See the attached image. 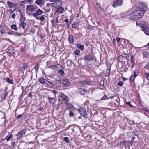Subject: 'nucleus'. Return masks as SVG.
<instances>
[{
  "label": "nucleus",
  "mask_w": 149,
  "mask_h": 149,
  "mask_svg": "<svg viewBox=\"0 0 149 149\" xmlns=\"http://www.w3.org/2000/svg\"><path fill=\"white\" fill-rule=\"evenodd\" d=\"M144 12L141 10H137L134 11L129 15V16L132 19H137L143 17Z\"/></svg>",
  "instance_id": "1"
},
{
  "label": "nucleus",
  "mask_w": 149,
  "mask_h": 149,
  "mask_svg": "<svg viewBox=\"0 0 149 149\" xmlns=\"http://www.w3.org/2000/svg\"><path fill=\"white\" fill-rule=\"evenodd\" d=\"M136 6L138 8V10H141L144 12H145L147 9V7L145 4L140 2H138L136 3Z\"/></svg>",
  "instance_id": "2"
},
{
  "label": "nucleus",
  "mask_w": 149,
  "mask_h": 149,
  "mask_svg": "<svg viewBox=\"0 0 149 149\" xmlns=\"http://www.w3.org/2000/svg\"><path fill=\"white\" fill-rule=\"evenodd\" d=\"M136 6L138 8V10H141L144 12H145L147 9V7L145 4L140 2H138L136 3Z\"/></svg>",
  "instance_id": "3"
},
{
  "label": "nucleus",
  "mask_w": 149,
  "mask_h": 149,
  "mask_svg": "<svg viewBox=\"0 0 149 149\" xmlns=\"http://www.w3.org/2000/svg\"><path fill=\"white\" fill-rule=\"evenodd\" d=\"M51 2H53L51 4V5L54 8L60 7L62 4L61 0H51Z\"/></svg>",
  "instance_id": "4"
},
{
  "label": "nucleus",
  "mask_w": 149,
  "mask_h": 149,
  "mask_svg": "<svg viewBox=\"0 0 149 149\" xmlns=\"http://www.w3.org/2000/svg\"><path fill=\"white\" fill-rule=\"evenodd\" d=\"M79 110L81 115L83 117L86 118L87 117V113L86 109L84 107H80Z\"/></svg>",
  "instance_id": "5"
},
{
  "label": "nucleus",
  "mask_w": 149,
  "mask_h": 149,
  "mask_svg": "<svg viewBox=\"0 0 149 149\" xmlns=\"http://www.w3.org/2000/svg\"><path fill=\"white\" fill-rule=\"evenodd\" d=\"M141 28L142 30L146 34L149 35V27L142 26H141Z\"/></svg>",
  "instance_id": "6"
},
{
  "label": "nucleus",
  "mask_w": 149,
  "mask_h": 149,
  "mask_svg": "<svg viewBox=\"0 0 149 149\" xmlns=\"http://www.w3.org/2000/svg\"><path fill=\"white\" fill-rule=\"evenodd\" d=\"M123 0H117L113 2L112 4L113 6L114 7H116L118 6H121L122 4Z\"/></svg>",
  "instance_id": "7"
},
{
  "label": "nucleus",
  "mask_w": 149,
  "mask_h": 149,
  "mask_svg": "<svg viewBox=\"0 0 149 149\" xmlns=\"http://www.w3.org/2000/svg\"><path fill=\"white\" fill-rule=\"evenodd\" d=\"M60 97L62 98V100L65 101L66 102L68 103V97L65 96L64 94L62 93H60L59 95Z\"/></svg>",
  "instance_id": "8"
},
{
  "label": "nucleus",
  "mask_w": 149,
  "mask_h": 149,
  "mask_svg": "<svg viewBox=\"0 0 149 149\" xmlns=\"http://www.w3.org/2000/svg\"><path fill=\"white\" fill-rule=\"evenodd\" d=\"M62 83L64 86L67 87L69 86L70 85V82L66 78H65L63 80Z\"/></svg>",
  "instance_id": "9"
},
{
  "label": "nucleus",
  "mask_w": 149,
  "mask_h": 149,
  "mask_svg": "<svg viewBox=\"0 0 149 149\" xmlns=\"http://www.w3.org/2000/svg\"><path fill=\"white\" fill-rule=\"evenodd\" d=\"M26 132V129H24L20 131L17 134V138L19 139L22 136L25 134Z\"/></svg>",
  "instance_id": "10"
},
{
  "label": "nucleus",
  "mask_w": 149,
  "mask_h": 149,
  "mask_svg": "<svg viewBox=\"0 0 149 149\" xmlns=\"http://www.w3.org/2000/svg\"><path fill=\"white\" fill-rule=\"evenodd\" d=\"M43 11L40 9H38L36 11L32 14L33 16L36 18V17L39 15L42 14Z\"/></svg>",
  "instance_id": "11"
},
{
  "label": "nucleus",
  "mask_w": 149,
  "mask_h": 149,
  "mask_svg": "<svg viewBox=\"0 0 149 149\" xmlns=\"http://www.w3.org/2000/svg\"><path fill=\"white\" fill-rule=\"evenodd\" d=\"M45 0H36L35 1V3L38 5L42 6L45 4Z\"/></svg>",
  "instance_id": "12"
},
{
  "label": "nucleus",
  "mask_w": 149,
  "mask_h": 149,
  "mask_svg": "<svg viewBox=\"0 0 149 149\" xmlns=\"http://www.w3.org/2000/svg\"><path fill=\"white\" fill-rule=\"evenodd\" d=\"M26 10H27L33 12L35 11V8L33 5H28L26 6Z\"/></svg>",
  "instance_id": "13"
},
{
  "label": "nucleus",
  "mask_w": 149,
  "mask_h": 149,
  "mask_svg": "<svg viewBox=\"0 0 149 149\" xmlns=\"http://www.w3.org/2000/svg\"><path fill=\"white\" fill-rule=\"evenodd\" d=\"M65 104L66 105V108L67 110H69V111L73 110L74 107L72 104L68 103L67 102H66Z\"/></svg>",
  "instance_id": "14"
},
{
  "label": "nucleus",
  "mask_w": 149,
  "mask_h": 149,
  "mask_svg": "<svg viewBox=\"0 0 149 149\" xmlns=\"http://www.w3.org/2000/svg\"><path fill=\"white\" fill-rule=\"evenodd\" d=\"M7 3L9 6V8L10 9L15 7L16 6V4H15L14 3L10 2L8 1H7Z\"/></svg>",
  "instance_id": "15"
},
{
  "label": "nucleus",
  "mask_w": 149,
  "mask_h": 149,
  "mask_svg": "<svg viewBox=\"0 0 149 149\" xmlns=\"http://www.w3.org/2000/svg\"><path fill=\"white\" fill-rule=\"evenodd\" d=\"M76 47L78 48L79 49L81 50H83L84 48V46L79 43H77L75 44Z\"/></svg>",
  "instance_id": "16"
},
{
  "label": "nucleus",
  "mask_w": 149,
  "mask_h": 149,
  "mask_svg": "<svg viewBox=\"0 0 149 149\" xmlns=\"http://www.w3.org/2000/svg\"><path fill=\"white\" fill-rule=\"evenodd\" d=\"M69 41L71 44H73L74 43V37L72 35H70L68 38Z\"/></svg>",
  "instance_id": "17"
},
{
  "label": "nucleus",
  "mask_w": 149,
  "mask_h": 149,
  "mask_svg": "<svg viewBox=\"0 0 149 149\" xmlns=\"http://www.w3.org/2000/svg\"><path fill=\"white\" fill-rule=\"evenodd\" d=\"M64 10V8L62 7H60L57 8L56 9V12L58 13H62L63 11Z\"/></svg>",
  "instance_id": "18"
},
{
  "label": "nucleus",
  "mask_w": 149,
  "mask_h": 149,
  "mask_svg": "<svg viewBox=\"0 0 149 149\" xmlns=\"http://www.w3.org/2000/svg\"><path fill=\"white\" fill-rule=\"evenodd\" d=\"M48 101L50 104H53L55 101V99L54 98H50L49 97H47Z\"/></svg>",
  "instance_id": "19"
},
{
  "label": "nucleus",
  "mask_w": 149,
  "mask_h": 149,
  "mask_svg": "<svg viewBox=\"0 0 149 149\" xmlns=\"http://www.w3.org/2000/svg\"><path fill=\"white\" fill-rule=\"evenodd\" d=\"M86 60L88 61L93 60V56L91 54H88L86 57Z\"/></svg>",
  "instance_id": "20"
},
{
  "label": "nucleus",
  "mask_w": 149,
  "mask_h": 149,
  "mask_svg": "<svg viewBox=\"0 0 149 149\" xmlns=\"http://www.w3.org/2000/svg\"><path fill=\"white\" fill-rule=\"evenodd\" d=\"M28 67V65L27 63H24L23 64L22 66L20 67L19 69L21 71H24L25 69V68H27Z\"/></svg>",
  "instance_id": "21"
},
{
  "label": "nucleus",
  "mask_w": 149,
  "mask_h": 149,
  "mask_svg": "<svg viewBox=\"0 0 149 149\" xmlns=\"http://www.w3.org/2000/svg\"><path fill=\"white\" fill-rule=\"evenodd\" d=\"M126 143V141H121L118 143L117 145L118 146H121L120 147V148H123V147L125 145Z\"/></svg>",
  "instance_id": "22"
},
{
  "label": "nucleus",
  "mask_w": 149,
  "mask_h": 149,
  "mask_svg": "<svg viewBox=\"0 0 149 149\" xmlns=\"http://www.w3.org/2000/svg\"><path fill=\"white\" fill-rule=\"evenodd\" d=\"M26 25V23L24 22H21L19 24V28H22L23 29H24Z\"/></svg>",
  "instance_id": "23"
},
{
  "label": "nucleus",
  "mask_w": 149,
  "mask_h": 149,
  "mask_svg": "<svg viewBox=\"0 0 149 149\" xmlns=\"http://www.w3.org/2000/svg\"><path fill=\"white\" fill-rule=\"evenodd\" d=\"M39 81L42 84H45L46 83L47 80L44 79L43 78H39L38 79Z\"/></svg>",
  "instance_id": "24"
},
{
  "label": "nucleus",
  "mask_w": 149,
  "mask_h": 149,
  "mask_svg": "<svg viewBox=\"0 0 149 149\" xmlns=\"http://www.w3.org/2000/svg\"><path fill=\"white\" fill-rule=\"evenodd\" d=\"M7 52L10 55H12L14 54L15 50L13 49H10L8 50Z\"/></svg>",
  "instance_id": "25"
},
{
  "label": "nucleus",
  "mask_w": 149,
  "mask_h": 149,
  "mask_svg": "<svg viewBox=\"0 0 149 149\" xmlns=\"http://www.w3.org/2000/svg\"><path fill=\"white\" fill-rule=\"evenodd\" d=\"M110 69H109L108 68L107 69L106 73H105V76H108L109 75L110 73Z\"/></svg>",
  "instance_id": "26"
},
{
  "label": "nucleus",
  "mask_w": 149,
  "mask_h": 149,
  "mask_svg": "<svg viewBox=\"0 0 149 149\" xmlns=\"http://www.w3.org/2000/svg\"><path fill=\"white\" fill-rule=\"evenodd\" d=\"M45 84L48 85L49 86H50V87H52L53 86V84L51 83L50 81H49L47 80H46Z\"/></svg>",
  "instance_id": "27"
},
{
  "label": "nucleus",
  "mask_w": 149,
  "mask_h": 149,
  "mask_svg": "<svg viewBox=\"0 0 149 149\" xmlns=\"http://www.w3.org/2000/svg\"><path fill=\"white\" fill-rule=\"evenodd\" d=\"M11 28L12 29H14L15 31H17L18 29V28L15 24L12 25L11 26Z\"/></svg>",
  "instance_id": "28"
},
{
  "label": "nucleus",
  "mask_w": 149,
  "mask_h": 149,
  "mask_svg": "<svg viewBox=\"0 0 149 149\" xmlns=\"http://www.w3.org/2000/svg\"><path fill=\"white\" fill-rule=\"evenodd\" d=\"M6 81L8 83H9L10 84H13V81L11 80L10 79L7 78Z\"/></svg>",
  "instance_id": "29"
},
{
  "label": "nucleus",
  "mask_w": 149,
  "mask_h": 149,
  "mask_svg": "<svg viewBox=\"0 0 149 149\" xmlns=\"http://www.w3.org/2000/svg\"><path fill=\"white\" fill-rule=\"evenodd\" d=\"M139 133V132L136 130H134L132 132V134L136 136H138Z\"/></svg>",
  "instance_id": "30"
},
{
  "label": "nucleus",
  "mask_w": 149,
  "mask_h": 149,
  "mask_svg": "<svg viewBox=\"0 0 149 149\" xmlns=\"http://www.w3.org/2000/svg\"><path fill=\"white\" fill-rule=\"evenodd\" d=\"M85 90L84 89L80 88L79 89V91L80 92V93L82 95H85Z\"/></svg>",
  "instance_id": "31"
},
{
  "label": "nucleus",
  "mask_w": 149,
  "mask_h": 149,
  "mask_svg": "<svg viewBox=\"0 0 149 149\" xmlns=\"http://www.w3.org/2000/svg\"><path fill=\"white\" fill-rule=\"evenodd\" d=\"M25 20V17L23 15H21L20 18V22H24Z\"/></svg>",
  "instance_id": "32"
},
{
  "label": "nucleus",
  "mask_w": 149,
  "mask_h": 149,
  "mask_svg": "<svg viewBox=\"0 0 149 149\" xmlns=\"http://www.w3.org/2000/svg\"><path fill=\"white\" fill-rule=\"evenodd\" d=\"M123 57L122 55H120L117 58V60L119 61H122L123 59Z\"/></svg>",
  "instance_id": "33"
},
{
  "label": "nucleus",
  "mask_w": 149,
  "mask_h": 149,
  "mask_svg": "<svg viewBox=\"0 0 149 149\" xmlns=\"http://www.w3.org/2000/svg\"><path fill=\"white\" fill-rule=\"evenodd\" d=\"M139 73V72L138 70H136L134 72V76L135 77H136L138 75Z\"/></svg>",
  "instance_id": "34"
},
{
  "label": "nucleus",
  "mask_w": 149,
  "mask_h": 149,
  "mask_svg": "<svg viewBox=\"0 0 149 149\" xmlns=\"http://www.w3.org/2000/svg\"><path fill=\"white\" fill-rule=\"evenodd\" d=\"M13 137V135L12 134H10L8 137H7V136H6L4 139H5L6 138V140L7 141H9L10 140L11 138Z\"/></svg>",
  "instance_id": "35"
},
{
  "label": "nucleus",
  "mask_w": 149,
  "mask_h": 149,
  "mask_svg": "<svg viewBox=\"0 0 149 149\" xmlns=\"http://www.w3.org/2000/svg\"><path fill=\"white\" fill-rule=\"evenodd\" d=\"M58 73L61 75H63L64 73V71L62 70L61 68H60L59 70Z\"/></svg>",
  "instance_id": "36"
},
{
  "label": "nucleus",
  "mask_w": 149,
  "mask_h": 149,
  "mask_svg": "<svg viewBox=\"0 0 149 149\" xmlns=\"http://www.w3.org/2000/svg\"><path fill=\"white\" fill-rule=\"evenodd\" d=\"M77 25V22H74L72 25V27L73 28H76Z\"/></svg>",
  "instance_id": "37"
},
{
  "label": "nucleus",
  "mask_w": 149,
  "mask_h": 149,
  "mask_svg": "<svg viewBox=\"0 0 149 149\" xmlns=\"http://www.w3.org/2000/svg\"><path fill=\"white\" fill-rule=\"evenodd\" d=\"M80 51L79 50L77 49L74 52V53L75 55H78L80 54Z\"/></svg>",
  "instance_id": "38"
},
{
  "label": "nucleus",
  "mask_w": 149,
  "mask_h": 149,
  "mask_svg": "<svg viewBox=\"0 0 149 149\" xmlns=\"http://www.w3.org/2000/svg\"><path fill=\"white\" fill-rule=\"evenodd\" d=\"M39 66L37 63H36L35 67V69L36 72H37L39 68Z\"/></svg>",
  "instance_id": "39"
},
{
  "label": "nucleus",
  "mask_w": 149,
  "mask_h": 149,
  "mask_svg": "<svg viewBox=\"0 0 149 149\" xmlns=\"http://www.w3.org/2000/svg\"><path fill=\"white\" fill-rule=\"evenodd\" d=\"M64 140L67 143L69 142V140L67 137H65L64 138Z\"/></svg>",
  "instance_id": "40"
},
{
  "label": "nucleus",
  "mask_w": 149,
  "mask_h": 149,
  "mask_svg": "<svg viewBox=\"0 0 149 149\" xmlns=\"http://www.w3.org/2000/svg\"><path fill=\"white\" fill-rule=\"evenodd\" d=\"M49 68L52 69H54L55 68V65H49Z\"/></svg>",
  "instance_id": "41"
},
{
  "label": "nucleus",
  "mask_w": 149,
  "mask_h": 149,
  "mask_svg": "<svg viewBox=\"0 0 149 149\" xmlns=\"http://www.w3.org/2000/svg\"><path fill=\"white\" fill-rule=\"evenodd\" d=\"M136 77L134 75H132L130 78V79L132 81H133Z\"/></svg>",
  "instance_id": "42"
},
{
  "label": "nucleus",
  "mask_w": 149,
  "mask_h": 149,
  "mask_svg": "<svg viewBox=\"0 0 149 149\" xmlns=\"http://www.w3.org/2000/svg\"><path fill=\"white\" fill-rule=\"evenodd\" d=\"M100 85L101 86H103L104 85V81L102 80H101L99 83Z\"/></svg>",
  "instance_id": "43"
},
{
  "label": "nucleus",
  "mask_w": 149,
  "mask_h": 149,
  "mask_svg": "<svg viewBox=\"0 0 149 149\" xmlns=\"http://www.w3.org/2000/svg\"><path fill=\"white\" fill-rule=\"evenodd\" d=\"M108 98L107 97V95H104L101 98V100H105L107 99H108Z\"/></svg>",
  "instance_id": "44"
},
{
  "label": "nucleus",
  "mask_w": 149,
  "mask_h": 149,
  "mask_svg": "<svg viewBox=\"0 0 149 149\" xmlns=\"http://www.w3.org/2000/svg\"><path fill=\"white\" fill-rule=\"evenodd\" d=\"M62 68V67L61 66V65L59 64H57V65H55V68Z\"/></svg>",
  "instance_id": "45"
},
{
  "label": "nucleus",
  "mask_w": 149,
  "mask_h": 149,
  "mask_svg": "<svg viewBox=\"0 0 149 149\" xmlns=\"http://www.w3.org/2000/svg\"><path fill=\"white\" fill-rule=\"evenodd\" d=\"M39 20L41 21H43L44 20V17L43 15L42 16L39 18Z\"/></svg>",
  "instance_id": "46"
},
{
  "label": "nucleus",
  "mask_w": 149,
  "mask_h": 149,
  "mask_svg": "<svg viewBox=\"0 0 149 149\" xmlns=\"http://www.w3.org/2000/svg\"><path fill=\"white\" fill-rule=\"evenodd\" d=\"M69 115L70 116H73L74 114L73 112H72V111H69Z\"/></svg>",
  "instance_id": "47"
},
{
  "label": "nucleus",
  "mask_w": 149,
  "mask_h": 149,
  "mask_svg": "<svg viewBox=\"0 0 149 149\" xmlns=\"http://www.w3.org/2000/svg\"><path fill=\"white\" fill-rule=\"evenodd\" d=\"M118 85L120 86H122L123 85V83L121 81H120L118 83Z\"/></svg>",
  "instance_id": "48"
},
{
  "label": "nucleus",
  "mask_w": 149,
  "mask_h": 149,
  "mask_svg": "<svg viewBox=\"0 0 149 149\" xmlns=\"http://www.w3.org/2000/svg\"><path fill=\"white\" fill-rule=\"evenodd\" d=\"M145 75L147 79L149 80V73H146Z\"/></svg>",
  "instance_id": "49"
},
{
  "label": "nucleus",
  "mask_w": 149,
  "mask_h": 149,
  "mask_svg": "<svg viewBox=\"0 0 149 149\" xmlns=\"http://www.w3.org/2000/svg\"><path fill=\"white\" fill-rule=\"evenodd\" d=\"M87 81H80V83L81 84H86Z\"/></svg>",
  "instance_id": "50"
},
{
  "label": "nucleus",
  "mask_w": 149,
  "mask_h": 149,
  "mask_svg": "<svg viewBox=\"0 0 149 149\" xmlns=\"http://www.w3.org/2000/svg\"><path fill=\"white\" fill-rule=\"evenodd\" d=\"M143 56L144 58H146L147 57L146 53L145 52L143 53Z\"/></svg>",
  "instance_id": "51"
},
{
  "label": "nucleus",
  "mask_w": 149,
  "mask_h": 149,
  "mask_svg": "<svg viewBox=\"0 0 149 149\" xmlns=\"http://www.w3.org/2000/svg\"><path fill=\"white\" fill-rule=\"evenodd\" d=\"M1 99L4 100H5L6 97L4 96V95L2 94L1 96Z\"/></svg>",
  "instance_id": "52"
},
{
  "label": "nucleus",
  "mask_w": 149,
  "mask_h": 149,
  "mask_svg": "<svg viewBox=\"0 0 149 149\" xmlns=\"http://www.w3.org/2000/svg\"><path fill=\"white\" fill-rule=\"evenodd\" d=\"M52 92L54 94H56L58 93V91H56V90H53L52 91Z\"/></svg>",
  "instance_id": "53"
},
{
  "label": "nucleus",
  "mask_w": 149,
  "mask_h": 149,
  "mask_svg": "<svg viewBox=\"0 0 149 149\" xmlns=\"http://www.w3.org/2000/svg\"><path fill=\"white\" fill-rule=\"evenodd\" d=\"M16 16V15L15 13H13L12 14V15L11 17L13 19H14L15 17Z\"/></svg>",
  "instance_id": "54"
},
{
  "label": "nucleus",
  "mask_w": 149,
  "mask_h": 149,
  "mask_svg": "<svg viewBox=\"0 0 149 149\" xmlns=\"http://www.w3.org/2000/svg\"><path fill=\"white\" fill-rule=\"evenodd\" d=\"M15 9H10V10L9 11H10V13L11 14L12 13H13L15 11Z\"/></svg>",
  "instance_id": "55"
},
{
  "label": "nucleus",
  "mask_w": 149,
  "mask_h": 149,
  "mask_svg": "<svg viewBox=\"0 0 149 149\" xmlns=\"http://www.w3.org/2000/svg\"><path fill=\"white\" fill-rule=\"evenodd\" d=\"M43 109V107H39L38 109V110L41 111Z\"/></svg>",
  "instance_id": "56"
},
{
  "label": "nucleus",
  "mask_w": 149,
  "mask_h": 149,
  "mask_svg": "<svg viewBox=\"0 0 149 149\" xmlns=\"http://www.w3.org/2000/svg\"><path fill=\"white\" fill-rule=\"evenodd\" d=\"M22 115H21V114L17 115V119L20 118H21L22 117Z\"/></svg>",
  "instance_id": "57"
},
{
  "label": "nucleus",
  "mask_w": 149,
  "mask_h": 149,
  "mask_svg": "<svg viewBox=\"0 0 149 149\" xmlns=\"http://www.w3.org/2000/svg\"><path fill=\"white\" fill-rule=\"evenodd\" d=\"M120 38H119L117 37L116 38V40L117 41V43H118L120 40Z\"/></svg>",
  "instance_id": "58"
},
{
  "label": "nucleus",
  "mask_w": 149,
  "mask_h": 149,
  "mask_svg": "<svg viewBox=\"0 0 149 149\" xmlns=\"http://www.w3.org/2000/svg\"><path fill=\"white\" fill-rule=\"evenodd\" d=\"M146 68L148 70H149V63L147 66H146Z\"/></svg>",
  "instance_id": "59"
},
{
  "label": "nucleus",
  "mask_w": 149,
  "mask_h": 149,
  "mask_svg": "<svg viewBox=\"0 0 149 149\" xmlns=\"http://www.w3.org/2000/svg\"><path fill=\"white\" fill-rule=\"evenodd\" d=\"M28 96L29 97H31L32 96V93H30L29 94Z\"/></svg>",
  "instance_id": "60"
},
{
  "label": "nucleus",
  "mask_w": 149,
  "mask_h": 149,
  "mask_svg": "<svg viewBox=\"0 0 149 149\" xmlns=\"http://www.w3.org/2000/svg\"><path fill=\"white\" fill-rule=\"evenodd\" d=\"M69 21V20L68 19H66L64 20V22H66V23H68Z\"/></svg>",
  "instance_id": "61"
},
{
  "label": "nucleus",
  "mask_w": 149,
  "mask_h": 149,
  "mask_svg": "<svg viewBox=\"0 0 149 149\" xmlns=\"http://www.w3.org/2000/svg\"><path fill=\"white\" fill-rule=\"evenodd\" d=\"M87 82L86 83V84L88 85H91V82H89L88 81H87Z\"/></svg>",
  "instance_id": "62"
},
{
  "label": "nucleus",
  "mask_w": 149,
  "mask_h": 149,
  "mask_svg": "<svg viewBox=\"0 0 149 149\" xmlns=\"http://www.w3.org/2000/svg\"><path fill=\"white\" fill-rule=\"evenodd\" d=\"M126 103L127 104H128L129 105H130L131 107H132V106L130 102H127Z\"/></svg>",
  "instance_id": "63"
},
{
  "label": "nucleus",
  "mask_w": 149,
  "mask_h": 149,
  "mask_svg": "<svg viewBox=\"0 0 149 149\" xmlns=\"http://www.w3.org/2000/svg\"><path fill=\"white\" fill-rule=\"evenodd\" d=\"M8 94V92H6L4 94V96H5L6 97V96Z\"/></svg>",
  "instance_id": "64"
}]
</instances>
